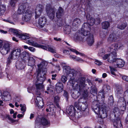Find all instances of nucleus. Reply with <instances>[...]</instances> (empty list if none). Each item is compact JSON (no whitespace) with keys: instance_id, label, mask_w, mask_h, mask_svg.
Wrapping results in <instances>:
<instances>
[{"instance_id":"48","label":"nucleus","mask_w":128,"mask_h":128,"mask_svg":"<svg viewBox=\"0 0 128 128\" xmlns=\"http://www.w3.org/2000/svg\"><path fill=\"white\" fill-rule=\"evenodd\" d=\"M105 53V51L104 49L101 48L100 49L99 51L98 54V55L99 56H102Z\"/></svg>"},{"instance_id":"53","label":"nucleus","mask_w":128,"mask_h":128,"mask_svg":"<svg viewBox=\"0 0 128 128\" xmlns=\"http://www.w3.org/2000/svg\"><path fill=\"white\" fill-rule=\"evenodd\" d=\"M21 55H22L23 57H30L29 54L28 52H22L21 53Z\"/></svg>"},{"instance_id":"45","label":"nucleus","mask_w":128,"mask_h":128,"mask_svg":"<svg viewBox=\"0 0 128 128\" xmlns=\"http://www.w3.org/2000/svg\"><path fill=\"white\" fill-rule=\"evenodd\" d=\"M36 94H37L38 95V96H37L36 97V102L40 101H42V98L39 96L40 94V92H36Z\"/></svg>"},{"instance_id":"63","label":"nucleus","mask_w":128,"mask_h":128,"mask_svg":"<svg viewBox=\"0 0 128 128\" xmlns=\"http://www.w3.org/2000/svg\"><path fill=\"white\" fill-rule=\"evenodd\" d=\"M109 100L111 103L113 102H114L113 96H110L109 98Z\"/></svg>"},{"instance_id":"39","label":"nucleus","mask_w":128,"mask_h":128,"mask_svg":"<svg viewBox=\"0 0 128 128\" xmlns=\"http://www.w3.org/2000/svg\"><path fill=\"white\" fill-rule=\"evenodd\" d=\"M80 106V108L82 110L84 111H85L87 108V103H86L80 104H79Z\"/></svg>"},{"instance_id":"9","label":"nucleus","mask_w":128,"mask_h":128,"mask_svg":"<svg viewBox=\"0 0 128 128\" xmlns=\"http://www.w3.org/2000/svg\"><path fill=\"white\" fill-rule=\"evenodd\" d=\"M32 12L30 10H26V12L22 14V20L25 22H29L32 18Z\"/></svg>"},{"instance_id":"64","label":"nucleus","mask_w":128,"mask_h":128,"mask_svg":"<svg viewBox=\"0 0 128 128\" xmlns=\"http://www.w3.org/2000/svg\"><path fill=\"white\" fill-rule=\"evenodd\" d=\"M87 82L88 84L91 87L92 85H93L92 83V82H91V80L89 79H87Z\"/></svg>"},{"instance_id":"49","label":"nucleus","mask_w":128,"mask_h":128,"mask_svg":"<svg viewBox=\"0 0 128 128\" xmlns=\"http://www.w3.org/2000/svg\"><path fill=\"white\" fill-rule=\"evenodd\" d=\"M20 106L21 107V110L22 111V113L23 114L26 111V106L25 104H20Z\"/></svg>"},{"instance_id":"26","label":"nucleus","mask_w":128,"mask_h":128,"mask_svg":"<svg viewBox=\"0 0 128 128\" xmlns=\"http://www.w3.org/2000/svg\"><path fill=\"white\" fill-rule=\"evenodd\" d=\"M46 22V18L44 17H42L40 18L38 21V24L40 26V27L41 28L44 26Z\"/></svg>"},{"instance_id":"51","label":"nucleus","mask_w":128,"mask_h":128,"mask_svg":"<svg viewBox=\"0 0 128 128\" xmlns=\"http://www.w3.org/2000/svg\"><path fill=\"white\" fill-rule=\"evenodd\" d=\"M18 1V0H10V5L12 7H14Z\"/></svg>"},{"instance_id":"46","label":"nucleus","mask_w":128,"mask_h":128,"mask_svg":"<svg viewBox=\"0 0 128 128\" xmlns=\"http://www.w3.org/2000/svg\"><path fill=\"white\" fill-rule=\"evenodd\" d=\"M36 103L37 106L39 108H42L44 105V103L43 101L36 102Z\"/></svg>"},{"instance_id":"42","label":"nucleus","mask_w":128,"mask_h":128,"mask_svg":"<svg viewBox=\"0 0 128 128\" xmlns=\"http://www.w3.org/2000/svg\"><path fill=\"white\" fill-rule=\"evenodd\" d=\"M110 68L111 74L114 77L116 76V74L115 72L116 71V70L114 68V66L112 67H110Z\"/></svg>"},{"instance_id":"36","label":"nucleus","mask_w":128,"mask_h":128,"mask_svg":"<svg viewBox=\"0 0 128 128\" xmlns=\"http://www.w3.org/2000/svg\"><path fill=\"white\" fill-rule=\"evenodd\" d=\"M110 25L109 22L107 21H105L102 23V28L104 29H107L110 27Z\"/></svg>"},{"instance_id":"55","label":"nucleus","mask_w":128,"mask_h":128,"mask_svg":"<svg viewBox=\"0 0 128 128\" xmlns=\"http://www.w3.org/2000/svg\"><path fill=\"white\" fill-rule=\"evenodd\" d=\"M13 59H12V57L10 56H9L8 57V58L7 61V65L8 66L10 64L12 60Z\"/></svg>"},{"instance_id":"18","label":"nucleus","mask_w":128,"mask_h":128,"mask_svg":"<svg viewBox=\"0 0 128 128\" xmlns=\"http://www.w3.org/2000/svg\"><path fill=\"white\" fill-rule=\"evenodd\" d=\"M86 40L87 44L88 46H92L94 42V39L93 34H89V36L86 37Z\"/></svg>"},{"instance_id":"29","label":"nucleus","mask_w":128,"mask_h":128,"mask_svg":"<svg viewBox=\"0 0 128 128\" xmlns=\"http://www.w3.org/2000/svg\"><path fill=\"white\" fill-rule=\"evenodd\" d=\"M118 48V44H112L110 47L108 48L109 51H112V52H116Z\"/></svg>"},{"instance_id":"3","label":"nucleus","mask_w":128,"mask_h":128,"mask_svg":"<svg viewBox=\"0 0 128 128\" xmlns=\"http://www.w3.org/2000/svg\"><path fill=\"white\" fill-rule=\"evenodd\" d=\"M65 63H61L62 66L63 72L64 74L68 75L71 80H73L78 75L79 72L74 69H71L70 67L66 65Z\"/></svg>"},{"instance_id":"52","label":"nucleus","mask_w":128,"mask_h":128,"mask_svg":"<svg viewBox=\"0 0 128 128\" xmlns=\"http://www.w3.org/2000/svg\"><path fill=\"white\" fill-rule=\"evenodd\" d=\"M67 80L66 76L64 75H62L61 77V81L64 83L65 84Z\"/></svg>"},{"instance_id":"25","label":"nucleus","mask_w":128,"mask_h":128,"mask_svg":"<svg viewBox=\"0 0 128 128\" xmlns=\"http://www.w3.org/2000/svg\"><path fill=\"white\" fill-rule=\"evenodd\" d=\"M63 9L61 7H59L56 12V16L58 18H61L64 14Z\"/></svg>"},{"instance_id":"37","label":"nucleus","mask_w":128,"mask_h":128,"mask_svg":"<svg viewBox=\"0 0 128 128\" xmlns=\"http://www.w3.org/2000/svg\"><path fill=\"white\" fill-rule=\"evenodd\" d=\"M127 24L126 23L121 22L118 24L117 27L120 29L123 30L126 27Z\"/></svg>"},{"instance_id":"56","label":"nucleus","mask_w":128,"mask_h":128,"mask_svg":"<svg viewBox=\"0 0 128 128\" xmlns=\"http://www.w3.org/2000/svg\"><path fill=\"white\" fill-rule=\"evenodd\" d=\"M5 21L7 22H8L13 24H14V22L13 20H11L10 18H8L6 20H5Z\"/></svg>"},{"instance_id":"13","label":"nucleus","mask_w":128,"mask_h":128,"mask_svg":"<svg viewBox=\"0 0 128 128\" xmlns=\"http://www.w3.org/2000/svg\"><path fill=\"white\" fill-rule=\"evenodd\" d=\"M66 112L70 116H76L78 114V117L80 118L81 117L80 115H79L80 113L76 112V110L73 106H71L69 107L66 110Z\"/></svg>"},{"instance_id":"59","label":"nucleus","mask_w":128,"mask_h":128,"mask_svg":"<svg viewBox=\"0 0 128 128\" xmlns=\"http://www.w3.org/2000/svg\"><path fill=\"white\" fill-rule=\"evenodd\" d=\"M122 79L128 82V76L125 75H124L122 77Z\"/></svg>"},{"instance_id":"12","label":"nucleus","mask_w":128,"mask_h":128,"mask_svg":"<svg viewBox=\"0 0 128 128\" xmlns=\"http://www.w3.org/2000/svg\"><path fill=\"white\" fill-rule=\"evenodd\" d=\"M10 45L8 42H5L3 48H0V51L1 53L3 55L7 54L10 50Z\"/></svg>"},{"instance_id":"47","label":"nucleus","mask_w":128,"mask_h":128,"mask_svg":"<svg viewBox=\"0 0 128 128\" xmlns=\"http://www.w3.org/2000/svg\"><path fill=\"white\" fill-rule=\"evenodd\" d=\"M108 34L107 31L103 30L100 32V36L101 37L103 38L105 37Z\"/></svg>"},{"instance_id":"1","label":"nucleus","mask_w":128,"mask_h":128,"mask_svg":"<svg viewBox=\"0 0 128 128\" xmlns=\"http://www.w3.org/2000/svg\"><path fill=\"white\" fill-rule=\"evenodd\" d=\"M85 78L83 77L79 78L76 80V82H72V86L73 89L76 90H79V92L81 94L86 96L87 92L84 90L86 84Z\"/></svg>"},{"instance_id":"22","label":"nucleus","mask_w":128,"mask_h":128,"mask_svg":"<svg viewBox=\"0 0 128 128\" xmlns=\"http://www.w3.org/2000/svg\"><path fill=\"white\" fill-rule=\"evenodd\" d=\"M26 3H23L19 7L17 12L18 14H23L26 12Z\"/></svg>"},{"instance_id":"50","label":"nucleus","mask_w":128,"mask_h":128,"mask_svg":"<svg viewBox=\"0 0 128 128\" xmlns=\"http://www.w3.org/2000/svg\"><path fill=\"white\" fill-rule=\"evenodd\" d=\"M70 50L71 51L76 53V54L77 55L79 54L80 55L82 56H84V54L80 53L73 48H71L70 49Z\"/></svg>"},{"instance_id":"33","label":"nucleus","mask_w":128,"mask_h":128,"mask_svg":"<svg viewBox=\"0 0 128 128\" xmlns=\"http://www.w3.org/2000/svg\"><path fill=\"white\" fill-rule=\"evenodd\" d=\"M35 60L32 57L29 58L28 61V66L32 67L35 64Z\"/></svg>"},{"instance_id":"15","label":"nucleus","mask_w":128,"mask_h":128,"mask_svg":"<svg viewBox=\"0 0 128 128\" xmlns=\"http://www.w3.org/2000/svg\"><path fill=\"white\" fill-rule=\"evenodd\" d=\"M43 9L44 7L42 5L38 4L36 6L35 12L36 18H38L41 15Z\"/></svg>"},{"instance_id":"62","label":"nucleus","mask_w":128,"mask_h":128,"mask_svg":"<svg viewBox=\"0 0 128 128\" xmlns=\"http://www.w3.org/2000/svg\"><path fill=\"white\" fill-rule=\"evenodd\" d=\"M74 106L77 108V109L80 108V106L79 105V103L78 101V103L77 102H75Z\"/></svg>"},{"instance_id":"41","label":"nucleus","mask_w":128,"mask_h":128,"mask_svg":"<svg viewBox=\"0 0 128 128\" xmlns=\"http://www.w3.org/2000/svg\"><path fill=\"white\" fill-rule=\"evenodd\" d=\"M6 10L5 6L3 5H0V16L2 14L4 13Z\"/></svg>"},{"instance_id":"38","label":"nucleus","mask_w":128,"mask_h":128,"mask_svg":"<svg viewBox=\"0 0 128 128\" xmlns=\"http://www.w3.org/2000/svg\"><path fill=\"white\" fill-rule=\"evenodd\" d=\"M60 99V97L58 96H56L54 97V102L55 103L56 106H57V107L58 108H60L59 104Z\"/></svg>"},{"instance_id":"20","label":"nucleus","mask_w":128,"mask_h":128,"mask_svg":"<svg viewBox=\"0 0 128 128\" xmlns=\"http://www.w3.org/2000/svg\"><path fill=\"white\" fill-rule=\"evenodd\" d=\"M113 125L115 128H122L120 118H118L113 120Z\"/></svg>"},{"instance_id":"7","label":"nucleus","mask_w":128,"mask_h":128,"mask_svg":"<svg viewBox=\"0 0 128 128\" xmlns=\"http://www.w3.org/2000/svg\"><path fill=\"white\" fill-rule=\"evenodd\" d=\"M46 10L51 20H53L55 17V9L51 8L50 4H48L46 5Z\"/></svg>"},{"instance_id":"19","label":"nucleus","mask_w":128,"mask_h":128,"mask_svg":"<svg viewBox=\"0 0 128 128\" xmlns=\"http://www.w3.org/2000/svg\"><path fill=\"white\" fill-rule=\"evenodd\" d=\"M88 26H92L94 24L95 22V19L92 18L90 14H88L86 16Z\"/></svg>"},{"instance_id":"5","label":"nucleus","mask_w":128,"mask_h":128,"mask_svg":"<svg viewBox=\"0 0 128 128\" xmlns=\"http://www.w3.org/2000/svg\"><path fill=\"white\" fill-rule=\"evenodd\" d=\"M49 123L48 120L44 118L37 117L35 120V128H39L41 126V124L46 126L48 125Z\"/></svg>"},{"instance_id":"21","label":"nucleus","mask_w":128,"mask_h":128,"mask_svg":"<svg viewBox=\"0 0 128 128\" xmlns=\"http://www.w3.org/2000/svg\"><path fill=\"white\" fill-rule=\"evenodd\" d=\"M110 90V87L109 86L107 85H104L102 89L100 90L99 92L100 93L102 94V95L101 96V98H104V94Z\"/></svg>"},{"instance_id":"8","label":"nucleus","mask_w":128,"mask_h":128,"mask_svg":"<svg viewBox=\"0 0 128 128\" xmlns=\"http://www.w3.org/2000/svg\"><path fill=\"white\" fill-rule=\"evenodd\" d=\"M91 30L90 26H88V25L86 23H84L82 25L81 32L85 37L88 36L89 34H92L90 33Z\"/></svg>"},{"instance_id":"23","label":"nucleus","mask_w":128,"mask_h":128,"mask_svg":"<svg viewBox=\"0 0 128 128\" xmlns=\"http://www.w3.org/2000/svg\"><path fill=\"white\" fill-rule=\"evenodd\" d=\"M64 88L63 84L60 82H58L56 85V90L58 93H60L62 92Z\"/></svg>"},{"instance_id":"32","label":"nucleus","mask_w":128,"mask_h":128,"mask_svg":"<svg viewBox=\"0 0 128 128\" xmlns=\"http://www.w3.org/2000/svg\"><path fill=\"white\" fill-rule=\"evenodd\" d=\"M86 39V37H85V36H84L83 35L82 33H78V34L76 36V39L77 40L84 41H85Z\"/></svg>"},{"instance_id":"34","label":"nucleus","mask_w":128,"mask_h":128,"mask_svg":"<svg viewBox=\"0 0 128 128\" xmlns=\"http://www.w3.org/2000/svg\"><path fill=\"white\" fill-rule=\"evenodd\" d=\"M35 85L36 89L38 90H43L44 86L43 84V83L36 82Z\"/></svg>"},{"instance_id":"60","label":"nucleus","mask_w":128,"mask_h":128,"mask_svg":"<svg viewBox=\"0 0 128 128\" xmlns=\"http://www.w3.org/2000/svg\"><path fill=\"white\" fill-rule=\"evenodd\" d=\"M63 96H64L67 99L68 98V92L66 91H64V93L63 94Z\"/></svg>"},{"instance_id":"31","label":"nucleus","mask_w":128,"mask_h":128,"mask_svg":"<svg viewBox=\"0 0 128 128\" xmlns=\"http://www.w3.org/2000/svg\"><path fill=\"white\" fill-rule=\"evenodd\" d=\"M79 93L82 96V97L80 98L78 100V102L79 104H82L86 103V99L85 98L87 96L88 92H87V94L86 96L82 94H80L79 92Z\"/></svg>"},{"instance_id":"57","label":"nucleus","mask_w":128,"mask_h":128,"mask_svg":"<svg viewBox=\"0 0 128 128\" xmlns=\"http://www.w3.org/2000/svg\"><path fill=\"white\" fill-rule=\"evenodd\" d=\"M48 108L50 109V111L52 112H53L54 109L55 108L54 106L52 104L50 105Z\"/></svg>"},{"instance_id":"27","label":"nucleus","mask_w":128,"mask_h":128,"mask_svg":"<svg viewBox=\"0 0 128 128\" xmlns=\"http://www.w3.org/2000/svg\"><path fill=\"white\" fill-rule=\"evenodd\" d=\"M118 38V37L115 34H110L108 38V41L109 42H115Z\"/></svg>"},{"instance_id":"10","label":"nucleus","mask_w":128,"mask_h":128,"mask_svg":"<svg viewBox=\"0 0 128 128\" xmlns=\"http://www.w3.org/2000/svg\"><path fill=\"white\" fill-rule=\"evenodd\" d=\"M48 62L44 60H42V62L39 64L38 65V72H43V73L46 72V67L48 64Z\"/></svg>"},{"instance_id":"43","label":"nucleus","mask_w":128,"mask_h":128,"mask_svg":"<svg viewBox=\"0 0 128 128\" xmlns=\"http://www.w3.org/2000/svg\"><path fill=\"white\" fill-rule=\"evenodd\" d=\"M79 90L77 92H74L72 94V97L74 99H77L79 95H80L79 93Z\"/></svg>"},{"instance_id":"14","label":"nucleus","mask_w":128,"mask_h":128,"mask_svg":"<svg viewBox=\"0 0 128 128\" xmlns=\"http://www.w3.org/2000/svg\"><path fill=\"white\" fill-rule=\"evenodd\" d=\"M37 76V80L36 82L43 83L45 81L46 77L44 75L46 72L43 73V72H38Z\"/></svg>"},{"instance_id":"24","label":"nucleus","mask_w":128,"mask_h":128,"mask_svg":"<svg viewBox=\"0 0 128 128\" xmlns=\"http://www.w3.org/2000/svg\"><path fill=\"white\" fill-rule=\"evenodd\" d=\"M57 21L53 24V28L54 30H56L58 26H62V21L61 18H58Z\"/></svg>"},{"instance_id":"61","label":"nucleus","mask_w":128,"mask_h":128,"mask_svg":"<svg viewBox=\"0 0 128 128\" xmlns=\"http://www.w3.org/2000/svg\"><path fill=\"white\" fill-rule=\"evenodd\" d=\"M28 50L30 51L33 52H34L36 50L35 49L32 47H29Z\"/></svg>"},{"instance_id":"40","label":"nucleus","mask_w":128,"mask_h":128,"mask_svg":"<svg viewBox=\"0 0 128 128\" xmlns=\"http://www.w3.org/2000/svg\"><path fill=\"white\" fill-rule=\"evenodd\" d=\"M48 51L53 53H56V52L55 48L53 46H48Z\"/></svg>"},{"instance_id":"16","label":"nucleus","mask_w":128,"mask_h":128,"mask_svg":"<svg viewBox=\"0 0 128 128\" xmlns=\"http://www.w3.org/2000/svg\"><path fill=\"white\" fill-rule=\"evenodd\" d=\"M27 43L30 45L36 47L41 48L44 50H46L48 48L45 46L42 45L36 42H34L33 40H29L27 41Z\"/></svg>"},{"instance_id":"28","label":"nucleus","mask_w":128,"mask_h":128,"mask_svg":"<svg viewBox=\"0 0 128 128\" xmlns=\"http://www.w3.org/2000/svg\"><path fill=\"white\" fill-rule=\"evenodd\" d=\"M2 98V100L5 101H9L11 99L10 95L8 92H4Z\"/></svg>"},{"instance_id":"58","label":"nucleus","mask_w":128,"mask_h":128,"mask_svg":"<svg viewBox=\"0 0 128 128\" xmlns=\"http://www.w3.org/2000/svg\"><path fill=\"white\" fill-rule=\"evenodd\" d=\"M94 63L98 65V66H100L102 64V63L101 62L96 60H95L94 62Z\"/></svg>"},{"instance_id":"17","label":"nucleus","mask_w":128,"mask_h":128,"mask_svg":"<svg viewBox=\"0 0 128 128\" xmlns=\"http://www.w3.org/2000/svg\"><path fill=\"white\" fill-rule=\"evenodd\" d=\"M125 64V62L122 59L120 58H117L114 63V67L116 68L122 67Z\"/></svg>"},{"instance_id":"4","label":"nucleus","mask_w":128,"mask_h":128,"mask_svg":"<svg viewBox=\"0 0 128 128\" xmlns=\"http://www.w3.org/2000/svg\"><path fill=\"white\" fill-rule=\"evenodd\" d=\"M8 31L9 32H12L14 34L16 35V36L18 37L20 39L24 40H27L29 39V40H32V38H30L28 35L26 33H22V32L18 30L14 29L12 28H10L9 29ZM29 40H26V43H27V41Z\"/></svg>"},{"instance_id":"30","label":"nucleus","mask_w":128,"mask_h":128,"mask_svg":"<svg viewBox=\"0 0 128 128\" xmlns=\"http://www.w3.org/2000/svg\"><path fill=\"white\" fill-rule=\"evenodd\" d=\"M90 92L94 95H95L97 94V90L95 85H92L90 87Z\"/></svg>"},{"instance_id":"6","label":"nucleus","mask_w":128,"mask_h":128,"mask_svg":"<svg viewBox=\"0 0 128 128\" xmlns=\"http://www.w3.org/2000/svg\"><path fill=\"white\" fill-rule=\"evenodd\" d=\"M116 52H112L110 54H106L103 57L104 60L108 59V62L110 63H114L117 59L116 58Z\"/></svg>"},{"instance_id":"11","label":"nucleus","mask_w":128,"mask_h":128,"mask_svg":"<svg viewBox=\"0 0 128 128\" xmlns=\"http://www.w3.org/2000/svg\"><path fill=\"white\" fill-rule=\"evenodd\" d=\"M20 49L17 48L12 50L9 55L12 59L14 60L17 59L19 57L21 52Z\"/></svg>"},{"instance_id":"44","label":"nucleus","mask_w":128,"mask_h":128,"mask_svg":"<svg viewBox=\"0 0 128 128\" xmlns=\"http://www.w3.org/2000/svg\"><path fill=\"white\" fill-rule=\"evenodd\" d=\"M16 66L17 68L21 70L24 69V66H23L22 63L19 62L16 63Z\"/></svg>"},{"instance_id":"35","label":"nucleus","mask_w":128,"mask_h":128,"mask_svg":"<svg viewBox=\"0 0 128 128\" xmlns=\"http://www.w3.org/2000/svg\"><path fill=\"white\" fill-rule=\"evenodd\" d=\"M81 22V21L79 18H76L74 19L72 23V25L76 26H77L80 25Z\"/></svg>"},{"instance_id":"2","label":"nucleus","mask_w":128,"mask_h":128,"mask_svg":"<svg viewBox=\"0 0 128 128\" xmlns=\"http://www.w3.org/2000/svg\"><path fill=\"white\" fill-rule=\"evenodd\" d=\"M92 108L94 112L102 118H104L108 116V110L104 105L100 103H98L94 106L92 105Z\"/></svg>"},{"instance_id":"54","label":"nucleus","mask_w":128,"mask_h":128,"mask_svg":"<svg viewBox=\"0 0 128 128\" xmlns=\"http://www.w3.org/2000/svg\"><path fill=\"white\" fill-rule=\"evenodd\" d=\"M119 111V109L117 107H115L112 110V112L113 113L115 114L114 116H116V114Z\"/></svg>"}]
</instances>
